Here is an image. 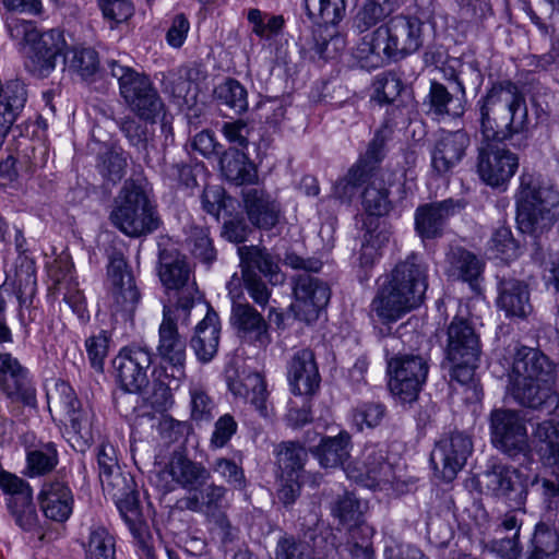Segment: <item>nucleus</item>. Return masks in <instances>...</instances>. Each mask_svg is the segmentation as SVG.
Instances as JSON below:
<instances>
[{
  "mask_svg": "<svg viewBox=\"0 0 559 559\" xmlns=\"http://www.w3.org/2000/svg\"><path fill=\"white\" fill-rule=\"evenodd\" d=\"M427 287L428 265L413 252L379 278L371 312L382 324L395 323L423 304Z\"/></svg>",
  "mask_w": 559,
  "mask_h": 559,
  "instance_id": "f257e3e1",
  "label": "nucleus"
},
{
  "mask_svg": "<svg viewBox=\"0 0 559 559\" xmlns=\"http://www.w3.org/2000/svg\"><path fill=\"white\" fill-rule=\"evenodd\" d=\"M479 141L504 142L528 130L525 96L510 80L491 85L477 102Z\"/></svg>",
  "mask_w": 559,
  "mask_h": 559,
  "instance_id": "f03ea898",
  "label": "nucleus"
},
{
  "mask_svg": "<svg viewBox=\"0 0 559 559\" xmlns=\"http://www.w3.org/2000/svg\"><path fill=\"white\" fill-rule=\"evenodd\" d=\"M508 378L509 391L522 406L537 409L557 403L551 390L555 366L539 349L516 348Z\"/></svg>",
  "mask_w": 559,
  "mask_h": 559,
  "instance_id": "7ed1b4c3",
  "label": "nucleus"
},
{
  "mask_svg": "<svg viewBox=\"0 0 559 559\" xmlns=\"http://www.w3.org/2000/svg\"><path fill=\"white\" fill-rule=\"evenodd\" d=\"M107 69L117 79L120 95L131 112L151 124L160 119L163 131L169 129L166 106L148 75L118 60L107 61Z\"/></svg>",
  "mask_w": 559,
  "mask_h": 559,
  "instance_id": "20e7f679",
  "label": "nucleus"
},
{
  "mask_svg": "<svg viewBox=\"0 0 559 559\" xmlns=\"http://www.w3.org/2000/svg\"><path fill=\"white\" fill-rule=\"evenodd\" d=\"M400 121H404V109L400 106L392 107L370 141L365 155L334 185L333 194L337 199L350 201L358 188L362 187L368 179L380 176V163L385 156V144Z\"/></svg>",
  "mask_w": 559,
  "mask_h": 559,
  "instance_id": "39448f33",
  "label": "nucleus"
},
{
  "mask_svg": "<svg viewBox=\"0 0 559 559\" xmlns=\"http://www.w3.org/2000/svg\"><path fill=\"white\" fill-rule=\"evenodd\" d=\"M481 353L480 337L466 318L455 316L447 328L444 346L450 383L469 386Z\"/></svg>",
  "mask_w": 559,
  "mask_h": 559,
  "instance_id": "423d86ee",
  "label": "nucleus"
},
{
  "mask_svg": "<svg viewBox=\"0 0 559 559\" xmlns=\"http://www.w3.org/2000/svg\"><path fill=\"white\" fill-rule=\"evenodd\" d=\"M284 263L295 270L317 273L322 267V262L316 258L304 259L294 252L287 253ZM295 301L292 310L297 319L305 322H313L319 313L330 301L331 290L326 283L308 274L302 273L294 278Z\"/></svg>",
  "mask_w": 559,
  "mask_h": 559,
  "instance_id": "0eeeda50",
  "label": "nucleus"
},
{
  "mask_svg": "<svg viewBox=\"0 0 559 559\" xmlns=\"http://www.w3.org/2000/svg\"><path fill=\"white\" fill-rule=\"evenodd\" d=\"M120 202L110 213L114 226L129 237H141L155 231L160 225L156 207L144 188L134 180L124 182Z\"/></svg>",
  "mask_w": 559,
  "mask_h": 559,
  "instance_id": "6e6552de",
  "label": "nucleus"
},
{
  "mask_svg": "<svg viewBox=\"0 0 559 559\" xmlns=\"http://www.w3.org/2000/svg\"><path fill=\"white\" fill-rule=\"evenodd\" d=\"M559 195L539 186L534 175L523 173L516 195V222L525 233L549 227L557 217Z\"/></svg>",
  "mask_w": 559,
  "mask_h": 559,
  "instance_id": "1a4fd4ad",
  "label": "nucleus"
},
{
  "mask_svg": "<svg viewBox=\"0 0 559 559\" xmlns=\"http://www.w3.org/2000/svg\"><path fill=\"white\" fill-rule=\"evenodd\" d=\"M158 276L167 290L178 294L177 302L173 308L177 317L183 314L182 323L189 324L190 310L193 308L198 287L192 275V270L185 255L176 249H163L159 251Z\"/></svg>",
  "mask_w": 559,
  "mask_h": 559,
  "instance_id": "9d476101",
  "label": "nucleus"
},
{
  "mask_svg": "<svg viewBox=\"0 0 559 559\" xmlns=\"http://www.w3.org/2000/svg\"><path fill=\"white\" fill-rule=\"evenodd\" d=\"M182 317V313L177 317L170 306H164L156 348L162 364L166 365L165 370L167 367L170 369V373L166 374L169 381L160 380L162 384L166 385L164 394H168L171 389L179 388L180 382L186 378L187 340L180 335L177 325L178 321L185 325Z\"/></svg>",
  "mask_w": 559,
  "mask_h": 559,
  "instance_id": "9b49d317",
  "label": "nucleus"
},
{
  "mask_svg": "<svg viewBox=\"0 0 559 559\" xmlns=\"http://www.w3.org/2000/svg\"><path fill=\"white\" fill-rule=\"evenodd\" d=\"M389 389L401 404H413L426 383L429 365L420 355L397 354L388 358Z\"/></svg>",
  "mask_w": 559,
  "mask_h": 559,
  "instance_id": "f8f14e48",
  "label": "nucleus"
},
{
  "mask_svg": "<svg viewBox=\"0 0 559 559\" xmlns=\"http://www.w3.org/2000/svg\"><path fill=\"white\" fill-rule=\"evenodd\" d=\"M153 354L147 346L122 347L112 360L117 382L126 393L140 394L150 384Z\"/></svg>",
  "mask_w": 559,
  "mask_h": 559,
  "instance_id": "ddd939ff",
  "label": "nucleus"
},
{
  "mask_svg": "<svg viewBox=\"0 0 559 559\" xmlns=\"http://www.w3.org/2000/svg\"><path fill=\"white\" fill-rule=\"evenodd\" d=\"M498 141H479L477 146V173L488 186L506 185L519 168V157Z\"/></svg>",
  "mask_w": 559,
  "mask_h": 559,
  "instance_id": "4468645a",
  "label": "nucleus"
},
{
  "mask_svg": "<svg viewBox=\"0 0 559 559\" xmlns=\"http://www.w3.org/2000/svg\"><path fill=\"white\" fill-rule=\"evenodd\" d=\"M0 489L7 496L5 504L9 513L25 532L38 527V515L33 500V489L23 478L0 469Z\"/></svg>",
  "mask_w": 559,
  "mask_h": 559,
  "instance_id": "2eb2a0df",
  "label": "nucleus"
},
{
  "mask_svg": "<svg viewBox=\"0 0 559 559\" xmlns=\"http://www.w3.org/2000/svg\"><path fill=\"white\" fill-rule=\"evenodd\" d=\"M492 444L514 457L530 452L528 436L524 420L514 411L495 409L490 414Z\"/></svg>",
  "mask_w": 559,
  "mask_h": 559,
  "instance_id": "dca6fc26",
  "label": "nucleus"
},
{
  "mask_svg": "<svg viewBox=\"0 0 559 559\" xmlns=\"http://www.w3.org/2000/svg\"><path fill=\"white\" fill-rule=\"evenodd\" d=\"M211 479V471L202 463L191 460L182 452H174L168 463L157 473V480L166 492L180 487L197 490Z\"/></svg>",
  "mask_w": 559,
  "mask_h": 559,
  "instance_id": "f3484780",
  "label": "nucleus"
},
{
  "mask_svg": "<svg viewBox=\"0 0 559 559\" xmlns=\"http://www.w3.org/2000/svg\"><path fill=\"white\" fill-rule=\"evenodd\" d=\"M107 277L112 299L111 308L116 313L121 312L131 316L140 302L141 295L121 253L115 252L110 257Z\"/></svg>",
  "mask_w": 559,
  "mask_h": 559,
  "instance_id": "a211bd4d",
  "label": "nucleus"
},
{
  "mask_svg": "<svg viewBox=\"0 0 559 559\" xmlns=\"http://www.w3.org/2000/svg\"><path fill=\"white\" fill-rule=\"evenodd\" d=\"M29 48L28 70L39 78H47L56 69L58 58L64 56L67 41L58 28L38 31Z\"/></svg>",
  "mask_w": 559,
  "mask_h": 559,
  "instance_id": "6ab92c4d",
  "label": "nucleus"
},
{
  "mask_svg": "<svg viewBox=\"0 0 559 559\" xmlns=\"http://www.w3.org/2000/svg\"><path fill=\"white\" fill-rule=\"evenodd\" d=\"M230 324L242 343L265 349L271 343L269 323L264 317L247 301H233Z\"/></svg>",
  "mask_w": 559,
  "mask_h": 559,
  "instance_id": "aec40b11",
  "label": "nucleus"
},
{
  "mask_svg": "<svg viewBox=\"0 0 559 559\" xmlns=\"http://www.w3.org/2000/svg\"><path fill=\"white\" fill-rule=\"evenodd\" d=\"M464 206L463 201L451 198L419 205L414 214L417 235L423 240L442 237L449 218L463 210Z\"/></svg>",
  "mask_w": 559,
  "mask_h": 559,
  "instance_id": "412c9836",
  "label": "nucleus"
},
{
  "mask_svg": "<svg viewBox=\"0 0 559 559\" xmlns=\"http://www.w3.org/2000/svg\"><path fill=\"white\" fill-rule=\"evenodd\" d=\"M472 449L471 439L463 432L455 431L437 442L430 461L436 469L441 466L443 479L452 480L465 465Z\"/></svg>",
  "mask_w": 559,
  "mask_h": 559,
  "instance_id": "4be33fe9",
  "label": "nucleus"
},
{
  "mask_svg": "<svg viewBox=\"0 0 559 559\" xmlns=\"http://www.w3.org/2000/svg\"><path fill=\"white\" fill-rule=\"evenodd\" d=\"M485 488L493 497L503 499L512 507L524 504L527 486L523 475L514 467L493 464L484 473Z\"/></svg>",
  "mask_w": 559,
  "mask_h": 559,
  "instance_id": "5701e85b",
  "label": "nucleus"
},
{
  "mask_svg": "<svg viewBox=\"0 0 559 559\" xmlns=\"http://www.w3.org/2000/svg\"><path fill=\"white\" fill-rule=\"evenodd\" d=\"M471 145L465 130L443 131L430 148L431 167L438 175L451 173L466 156Z\"/></svg>",
  "mask_w": 559,
  "mask_h": 559,
  "instance_id": "b1692460",
  "label": "nucleus"
},
{
  "mask_svg": "<svg viewBox=\"0 0 559 559\" xmlns=\"http://www.w3.org/2000/svg\"><path fill=\"white\" fill-rule=\"evenodd\" d=\"M361 480L372 489H394V466L388 460V449L382 443L366 444L361 453Z\"/></svg>",
  "mask_w": 559,
  "mask_h": 559,
  "instance_id": "393cba45",
  "label": "nucleus"
},
{
  "mask_svg": "<svg viewBox=\"0 0 559 559\" xmlns=\"http://www.w3.org/2000/svg\"><path fill=\"white\" fill-rule=\"evenodd\" d=\"M227 384L236 397L249 402L261 417H271L273 408L269 403L266 382L262 374L243 369L237 371L234 377L228 376Z\"/></svg>",
  "mask_w": 559,
  "mask_h": 559,
  "instance_id": "a878e982",
  "label": "nucleus"
},
{
  "mask_svg": "<svg viewBox=\"0 0 559 559\" xmlns=\"http://www.w3.org/2000/svg\"><path fill=\"white\" fill-rule=\"evenodd\" d=\"M287 379L295 395H312L319 389L321 378L311 349L294 353L287 365Z\"/></svg>",
  "mask_w": 559,
  "mask_h": 559,
  "instance_id": "bb28decb",
  "label": "nucleus"
},
{
  "mask_svg": "<svg viewBox=\"0 0 559 559\" xmlns=\"http://www.w3.org/2000/svg\"><path fill=\"white\" fill-rule=\"evenodd\" d=\"M393 60H402L416 52L424 44V23L414 16L396 15L389 22Z\"/></svg>",
  "mask_w": 559,
  "mask_h": 559,
  "instance_id": "cd10ccee",
  "label": "nucleus"
},
{
  "mask_svg": "<svg viewBox=\"0 0 559 559\" xmlns=\"http://www.w3.org/2000/svg\"><path fill=\"white\" fill-rule=\"evenodd\" d=\"M365 233L357 252L360 282L368 281L370 271L382 257V249L388 245L391 233L379 222H364Z\"/></svg>",
  "mask_w": 559,
  "mask_h": 559,
  "instance_id": "c85d7f7f",
  "label": "nucleus"
},
{
  "mask_svg": "<svg viewBox=\"0 0 559 559\" xmlns=\"http://www.w3.org/2000/svg\"><path fill=\"white\" fill-rule=\"evenodd\" d=\"M38 502L47 519L63 523L72 514L74 497L67 483L52 479L44 483L38 495Z\"/></svg>",
  "mask_w": 559,
  "mask_h": 559,
  "instance_id": "c756f323",
  "label": "nucleus"
},
{
  "mask_svg": "<svg viewBox=\"0 0 559 559\" xmlns=\"http://www.w3.org/2000/svg\"><path fill=\"white\" fill-rule=\"evenodd\" d=\"M243 205L250 223L257 228L270 230L277 225L281 205L265 190L247 189L243 192Z\"/></svg>",
  "mask_w": 559,
  "mask_h": 559,
  "instance_id": "7c9ffc66",
  "label": "nucleus"
},
{
  "mask_svg": "<svg viewBox=\"0 0 559 559\" xmlns=\"http://www.w3.org/2000/svg\"><path fill=\"white\" fill-rule=\"evenodd\" d=\"M227 487L215 483H206L193 490L192 495L178 500V508L207 516H215L226 504Z\"/></svg>",
  "mask_w": 559,
  "mask_h": 559,
  "instance_id": "2f4dec72",
  "label": "nucleus"
},
{
  "mask_svg": "<svg viewBox=\"0 0 559 559\" xmlns=\"http://www.w3.org/2000/svg\"><path fill=\"white\" fill-rule=\"evenodd\" d=\"M221 325L218 316L213 310H207L200 321L190 340L197 359L202 364L210 362L217 354L219 345Z\"/></svg>",
  "mask_w": 559,
  "mask_h": 559,
  "instance_id": "473e14b6",
  "label": "nucleus"
},
{
  "mask_svg": "<svg viewBox=\"0 0 559 559\" xmlns=\"http://www.w3.org/2000/svg\"><path fill=\"white\" fill-rule=\"evenodd\" d=\"M352 447V436L346 430H341L334 437H322L318 445L310 448V453L321 467L336 468L349 459Z\"/></svg>",
  "mask_w": 559,
  "mask_h": 559,
  "instance_id": "72a5a7b5",
  "label": "nucleus"
},
{
  "mask_svg": "<svg viewBox=\"0 0 559 559\" xmlns=\"http://www.w3.org/2000/svg\"><path fill=\"white\" fill-rule=\"evenodd\" d=\"M497 302L507 317L523 319L533 310L527 285L515 278L502 280L500 282Z\"/></svg>",
  "mask_w": 559,
  "mask_h": 559,
  "instance_id": "f704fd0d",
  "label": "nucleus"
},
{
  "mask_svg": "<svg viewBox=\"0 0 559 559\" xmlns=\"http://www.w3.org/2000/svg\"><path fill=\"white\" fill-rule=\"evenodd\" d=\"M219 168L226 180L240 186L253 183L257 178V168L241 150L230 147L224 150L218 156Z\"/></svg>",
  "mask_w": 559,
  "mask_h": 559,
  "instance_id": "c9c22d12",
  "label": "nucleus"
},
{
  "mask_svg": "<svg viewBox=\"0 0 559 559\" xmlns=\"http://www.w3.org/2000/svg\"><path fill=\"white\" fill-rule=\"evenodd\" d=\"M241 272L257 270L269 278L270 283L275 285L283 282V274L274 257L264 248L257 246L238 247Z\"/></svg>",
  "mask_w": 559,
  "mask_h": 559,
  "instance_id": "e433bc0d",
  "label": "nucleus"
},
{
  "mask_svg": "<svg viewBox=\"0 0 559 559\" xmlns=\"http://www.w3.org/2000/svg\"><path fill=\"white\" fill-rule=\"evenodd\" d=\"M447 261L451 275L467 282L473 292H480L478 280L481 276L484 263L474 253L462 247H453L447 254Z\"/></svg>",
  "mask_w": 559,
  "mask_h": 559,
  "instance_id": "4c0bfd02",
  "label": "nucleus"
},
{
  "mask_svg": "<svg viewBox=\"0 0 559 559\" xmlns=\"http://www.w3.org/2000/svg\"><path fill=\"white\" fill-rule=\"evenodd\" d=\"M96 461L104 491L114 490L117 495L121 488H124L126 480L130 478L121 473L114 445L105 442L99 444L96 451Z\"/></svg>",
  "mask_w": 559,
  "mask_h": 559,
  "instance_id": "58836bf2",
  "label": "nucleus"
},
{
  "mask_svg": "<svg viewBox=\"0 0 559 559\" xmlns=\"http://www.w3.org/2000/svg\"><path fill=\"white\" fill-rule=\"evenodd\" d=\"M534 438L543 464L559 472V421L539 423L534 431Z\"/></svg>",
  "mask_w": 559,
  "mask_h": 559,
  "instance_id": "ea45409f",
  "label": "nucleus"
},
{
  "mask_svg": "<svg viewBox=\"0 0 559 559\" xmlns=\"http://www.w3.org/2000/svg\"><path fill=\"white\" fill-rule=\"evenodd\" d=\"M361 192V206L370 217H382L393 210L390 189L380 176H374L365 182Z\"/></svg>",
  "mask_w": 559,
  "mask_h": 559,
  "instance_id": "a19ab883",
  "label": "nucleus"
},
{
  "mask_svg": "<svg viewBox=\"0 0 559 559\" xmlns=\"http://www.w3.org/2000/svg\"><path fill=\"white\" fill-rule=\"evenodd\" d=\"M0 392L12 404L37 407V390L29 370L14 378L0 380Z\"/></svg>",
  "mask_w": 559,
  "mask_h": 559,
  "instance_id": "79ce46f5",
  "label": "nucleus"
},
{
  "mask_svg": "<svg viewBox=\"0 0 559 559\" xmlns=\"http://www.w3.org/2000/svg\"><path fill=\"white\" fill-rule=\"evenodd\" d=\"M68 418L70 423V430H68L69 441L75 451L84 453L94 439V412L86 404L68 414Z\"/></svg>",
  "mask_w": 559,
  "mask_h": 559,
  "instance_id": "37998d69",
  "label": "nucleus"
},
{
  "mask_svg": "<svg viewBox=\"0 0 559 559\" xmlns=\"http://www.w3.org/2000/svg\"><path fill=\"white\" fill-rule=\"evenodd\" d=\"M424 105L428 106V114H432L438 118L461 116L464 111L461 100L455 98L442 83L437 81L431 82Z\"/></svg>",
  "mask_w": 559,
  "mask_h": 559,
  "instance_id": "c03bdc74",
  "label": "nucleus"
},
{
  "mask_svg": "<svg viewBox=\"0 0 559 559\" xmlns=\"http://www.w3.org/2000/svg\"><path fill=\"white\" fill-rule=\"evenodd\" d=\"M275 453L282 478L300 477L308 457L304 445L295 441H284L277 445Z\"/></svg>",
  "mask_w": 559,
  "mask_h": 559,
  "instance_id": "a18cd8bd",
  "label": "nucleus"
},
{
  "mask_svg": "<svg viewBox=\"0 0 559 559\" xmlns=\"http://www.w3.org/2000/svg\"><path fill=\"white\" fill-rule=\"evenodd\" d=\"M304 9L313 23L336 25L345 15V0H302Z\"/></svg>",
  "mask_w": 559,
  "mask_h": 559,
  "instance_id": "49530a36",
  "label": "nucleus"
},
{
  "mask_svg": "<svg viewBox=\"0 0 559 559\" xmlns=\"http://www.w3.org/2000/svg\"><path fill=\"white\" fill-rule=\"evenodd\" d=\"M85 559H116L115 536L104 526H92L83 544Z\"/></svg>",
  "mask_w": 559,
  "mask_h": 559,
  "instance_id": "de8ad7c7",
  "label": "nucleus"
},
{
  "mask_svg": "<svg viewBox=\"0 0 559 559\" xmlns=\"http://www.w3.org/2000/svg\"><path fill=\"white\" fill-rule=\"evenodd\" d=\"M37 290L36 266L28 258H20L15 269V295L21 307H28Z\"/></svg>",
  "mask_w": 559,
  "mask_h": 559,
  "instance_id": "09e8293b",
  "label": "nucleus"
},
{
  "mask_svg": "<svg viewBox=\"0 0 559 559\" xmlns=\"http://www.w3.org/2000/svg\"><path fill=\"white\" fill-rule=\"evenodd\" d=\"M96 167L104 180L116 185L126 175L128 155L121 148L111 147L98 155Z\"/></svg>",
  "mask_w": 559,
  "mask_h": 559,
  "instance_id": "8fccbe9b",
  "label": "nucleus"
},
{
  "mask_svg": "<svg viewBox=\"0 0 559 559\" xmlns=\"http://www.w3.org/2000/svg\"><path fill=\"white\" fill-rule=\"evenodd\" d=\"M214 97L219 105H224L236 114H242L248 109V93L240 82L227 79L214 90Z\"/></svg>",
  "mask_w": 559,
  "mask_h": 559,
  "instance_id": "3c124183",
  "label": "nucleus"
},
{
  "mask_svg": "<svg viewBox=\"0 0 559 559\" xmlns=\"http://www.w3.org/2000/svg\"><path fill=\"white\" fill-rule=\"evenodd\" d=\"M106 492L116 501L121 516L130 528L141 524V508L138 495L133 490L132 479H127L124 488H121L117 495L114 490Z\"/></svg>",
  "mask_w": 559,
  "mask_h": 559,
  "instance_id": "603ef678",
  "label": "nucleus"
},
{
  "mask_svg": "<svg viewBox=\"0 0 559 559\" xmlns=\"http://www.w3.org/2000/svg\"><path fill=\"white\" fill-rule=\"evenodd\" d=\"M247 19L252 26L251 32L261 39L276 37L285 27L283 15L270 14L257 8L249 9Z\"/></svg>",
  "mask_w": 559,
  "mask_h": 559,
  "instance_id": "864d4df0",
  "label": "nucleus"
},
{
  "mask_svg": "<svg viewBox=\"0 0 559 559\" xmlns=\"http://www.w3.org/2000/svg\"><path fill=\"white\" fill-rule=\"evenodd\" d=\"M386 406L381 402L368 401L358 403L350 413L352 424L358 431L380 426L386 417Z\"/></svg>",
  "mask_w": 559,
  "mask_h": 559,
  "instance_id": "5fc2aeb1",
  "label": "nucleus"
},
{
  "mask_svg": "<svg viewBox=\"0 0 559 559\" xmlns=\"http://www.w3.org/2000/svg\"><path fill=\"white\" fill-rule=\"evenodd\" d=\"M58 451L55 443L47 442L29 450L26 455L28 475L41 476L50 473L58 464Z\"/></svg>",
  "mask_w": 559,
  "mask_h": 559,
  "instance_id": "6e6d98bb",
  "label": "nucleus"
},
{
  "mask_svg": "<svg viewBox=\"0 0 559 559\" xmlns=\"http://www.w3.org/2000/svg\"><path fill=\"white\" fill-rule=\"evenodd\" d=\"M69 69L83 80L92 79L99 70L97 51L92 48H75L68 57Z\"/></svg>",
  "mask_w": 559,
  "mask_h": 559,
  "instance_id": "4d7b16f0",
  "label": "nucleus"
},
{
  "mask_svg": "<svg viewBox=\"0 0 559 559\" xmlns=\"http://www.w3.org/2000/svg\"><path fill=\"white\" fill-rule=\"evenodd\" d=\"M391 12L392 4L389 0H367L356 16V26L360 32H366Z\"/></svg>",
  "mask_w": 559,
  "mask_h": 559,
  "instance_id": "13d9d810",
  "label": "nucleus"
},
{
  "mask_svg": "<svg viewBox=\"0 0 559 559\" xmlns=\"http://www.w3.org/2000/svg\"><path fill=\"white\" fill-rule=\"evenodd\" d=\"M373 98L379 104H392L403 90L402 80L393 72L381 73L373 82Z\"/></svg>",
  "mask_w": 559,
  "mask_h": 559,
  "instance_id": "bf43d9fd",
  "label": "nucleus"
},
{
  "mask_svg": "<svg viewBox=\"0 0 559 559\" xmlns=\"http://www.w3.org/2000/svg\"><path fill=\"white\" fill-rule=\"evenodd\" d=\"M188 241L190 251L195 259L206 264L212 263L216 259V251L207 228L192 227Z\"/></svg>",
  "mask_w": 559,
  "mask_h": 559,
  "instance_id": "052dcab7",
  "label": "nucleus"
},
{
  "mask_svg": "<svg viewBox=\"0 0 559 559\" xmlns=\"http://www.w3.org/2000/svg\"><path fill=\"white\" fill-rule=\"evenodd\" d=\"M212 471L236 489L242 490L247 487V479L242 466L231 459H215L212 463Z\"/></svg>",
  "mask_w": 559,
  "mask_h": 559,
  "instance_id": "680f3d73",
  "label": "nucleus"
},
{
  "mask_svg": "<svg viewBox=\"0 0 559 559\" xmlns=\"http://www.w3.org/2000/svg\"><path fill=\"white\" fill-rule=\"evenodd\" d=\"M147 124L145 121L142 123L134 118L128 117L121 120L120 130L132 146L140 151H147L148 143L153 138V133L150 132Z\"/></svg>",
  "mask_w": 559,
  "mask_h": 559,
  "instance_id": "e2e57ef3",
  "label": "nucleus"
},
{
  "mask_svg": "<svg viewBox=\"0 0 559 559\" xmlns=\"http://www.w3.org/2000/svg\"><path fill=\"white\" fill-rule=\"evenodd\" d=\"M331 511L342 523H357L362 515L360 501L350 492L338 497Z\"/></svg>",
  "mask_w": 559,
  "mask_h": 559,
  "instance_id": "0e129e2a",
  "label": "nucleus"
},
{
  "mask_svg": "<svg viewBox=\"0 0 559 559\" xmlns=\"http://www.w3.org/2000/svg\"><path fill=\"white\" fill-rule=\"evenodd\" d=\"M164 179L171 188H193L198 185L193 167L186 163L167 164Z\"/></svg>",
  "mask_w": 559,
  "mask_h": 559,
  "instance_id": "69168bd1",
  "label": "nucleus"
},
{
  "mask_svg": "<svg viewBox=\"0 0 559 559\" xmlns=\"http://www.w3.org/2000/svg\"><path fill=\"white\" fill-rule=\"evenodd\" d=\"M110 338L106 331H100L85 341L87 357L93 369L98 372L104 370L105 358L108 355Z\"/></svg>",
  "mask_w": 559,
  "mask_h": 559,
  "instance_id": "338daca9",
  "label": "nucleus"
},
{
  "mask_svg": "<svg viewBox=\"0 0 559 559\" xmlns=\"http://www.w3.org/2000/svg\"><path fill=\"white\" fill-rule=\"evenodd\" d=\"M191 418L197 421L210 420L213 417L215 403L209 393L201 386L190 388Z\"/></svg>",
  "mask_w": 559,
  "mask_h": 559,
  "instance_id": "774afa93",
  "label": "nucleus"
}]
</instances>
